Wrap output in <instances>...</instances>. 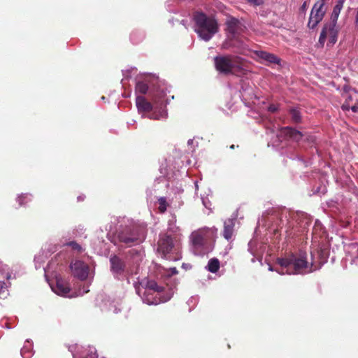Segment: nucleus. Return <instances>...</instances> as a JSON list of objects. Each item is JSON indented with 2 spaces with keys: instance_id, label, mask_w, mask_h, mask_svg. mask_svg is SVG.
Listing matches in <instances>:
<instances>
[{
  "instance_id": "f257e3e1",
  "label": "nucleus",
  "mask_w": 358,
  "mask_h": 358,
  "mask_svg": "<svg viewBox=\"0 0 358 358\" xmlns=\"http://www.w3.org/2000/svg\"><path fill=\"white\" fill-rule=\"evenodd\" d=\"M136 105L138 112L143 117L159 120L167 117L164 99L162 95H154L152 101H149L142 95H137Z\"/></svg>"
},
{
  "instance_id": "f03ea898",
  "label": "nucleus",
  "mask_w": 358,
  "mask_h": 358,
  "mask_svg": "<svg viewBox=\"0 0 358 358\" xmlns=\"http://www.w3.org/2000/svg\"><path fill=\"white\" fill-rule=\"evenodd\" d=\"M269 271H275L279 274H300L308 273L312 271L308 268L304 254L299 255H290L283 258H278L276 261L275 267L273 268L269 266Z\"/></svg>"
},
{
  "instance_id": "7ed1b4c3",
  "label": "nucleus",
  "mask_w": 358,
  "mask_h": 358,
  "mask_svg": "<svg viewBox=\"0 0 358 358\" xmlns=\"http://www.w3.org/2000/svg\"><path fill=\"white\" fill-rule=\"evenodd\" d=\"M137 294L141 297L143 303L148 305H157L171 299L173 292H170L166 296L163 294V287L159 286L154 280L142 282L136 288Z\"/></svg>"
},
{
  "instance_id": "20e7f679",
  "label": "nucleus",
  "mask_w": 358,
  "mask_h": 358,
  "mask_svg": "<svg viewBox=\"0 0 358 358\" xmlns=\"http://www.w3.org/2000/svg\"><path fill=\"white\" fill-rule=\"evenodd\" d=\"M194 31L205 41H208L218 31L216 20L202 13H196L194 16Z\"/></svg>"
},
{
  "instance_id": "39448f33",
  "label": "nucleus",
  "mask_w": 358,
  "mask_h": 358,
  "mask_svg": "<svg viewBox=\"0 0 358 358\" xmlns=\"http://www.w3.org/2000/svg\"><path fill=\"white\" fill-rule=\"evenodd\" d=\"M146 230L144 226L134 224L126 227L118 234L119 240L128 245L138 244L145 238Z\"/></svg>"
},
{
  "instance_id": "423d86ee",
  "label": "nucleus",
  "mask_w": 358,
  "mask_h": 358,
  "mask_svg": "<svg viewBox=\"0 0 358 358\" xmlns=\"http://www.w3.org/2000/svg\"><path fill=\"white\" fill-rule=\"evenodd\" d=\"M179 235L163 234L161 235L157 243V252L164 258H168L170 254V260L176 259L178 257H172L171 255L175 253L179 248Z\"/></svg>"
},
{
  "instance_id": "0eeeda50",
  "label": "nucleus",
  "mask_w": 358,
  "mask_h": 358,
  "mask_svg": "<svg viewBox=\"0 0 358 358\" xmlns=\"http://www.w3.org/2000/svg\"><path fill=\"white\" fill-rule=\"evenodd\" d=\"M216 233L217 229L215 228H205L194 231L191 234L194 253L197 255H203L205 253L203 249V245L208 240L213 238Z\"/></svg>"
},
{
  "instance_id": "6e6552de",
  "label": "nucleus",
  "mask_w": 358,
  "mask_h": 358,
  "mask_svg": "<svg viewBox=\"0 0 358 358\" xmlns=\"http://www.w3.org/2000/svg\"><path fill=\"white\" fill-rule=\"evenodd\" d=\"M243 59L236 56H220L215 58L216 69L222 73H229L241 67Z\"/></svg>"
},
{
  "instance_id": "1a4fd4ad",
  "label": "nucleus",
  "mask_w": 358,
  "mask_h": 358,
  "mask_svg": "<svg viewBox=\"0 0 358 358\" xmlns=\"http://www.w3.org/2000/svg\"><path fill=\"white\" fill-rule=\"evenodd\" d=\"M336 24L332 22L324 24L319 38V43L322 46L324 45L327 40L329 45H333L337 41L338 28Z\"/></svg>"
},
{
  "instance_id": "9d476101",
  "label": "nucleus",
  "mask_w": 358,
  "mask_h": 358,
  "mask_svg": "<svg viewBox=\"0 0 358 358\" xmlns=\"http://www.w3.org/2000/svg\"><path fill=\"white\" fill-rule=\"evenodd\" d=\"M324 0H318L313 6L308 23V27L310 29H314L322 20L326 10L324 8Z\"/></svg>"
},
{
  "instance_id": "9b49d317",
  "label": "nucleus",
  "mask_w": 358,
  "mask_h": 358,
  "mask_svg": "<svg viewBox=\"0 0 358 358\" xmlns=\"http://www.w3.org/2000/svg\"><path fill=\"white\" fill-rule=\"evenodd\" d=\"M72 274L81 280H85L89 274L87 264L80 260H76L70 266Z\"/></svg>"
},
{
  "instance_id": "f8f14e48",
  "label": "nucleus",
  "mask_w": 358,
  "mask_h": 358,
  "mask_svg": "<svg viewBox=\"0 0 358 358\" xmlns=\"http://www.w3.org/2000/svg\"><path fill=\"white\" fill-rule=\"evenodd\" d=\"M55 285L50 284L52 290L57 295L62 296H70L69 293L70 292V287L69 284L60 277H56Z\"/></svg>"
},
{
  "instance_id": "ddd939ff",
  "label": "nucleus",
  "mask_w": 358,
  "mask_h": 358,
  "mask_svg": "<svg viewBox=\"0 0 358 358\" xmlns=\"http://www.w3.org/2000/svg\"><path fill=\"white\" fill-rule=\"evenodd\" d=\"M278 136L284 139L287 138L298 142L301 139L303 135L300 131L294 130L292 128L285 127L280 131Z\"/></svg>"
},
{
  "instance_id": "4468645a",
  "label": "nucleus",
  "mask_w": 358,
  "mask_h": 358,
  "mask_svg": "<svg viewBox=\"0 0 358 358\" xmlns=\"http://www.w3.org/2000/svg\"><path fill=\"white\" fill-rule=\"evenodd\" d=\"M226 24L227 31L234 36L239 34L243 29L241 22L233 17H229L227 18Z\"/></svg>"
},
{
  "instance_id": "2eb2a0df",
  "label": "nucleus",
  "mask_w": 358,
  "mask_h": 358,
  "mask_svg": "<svg viewBox=\"0 0 358 358\" xmlns=\"http://www.w3.org/2000/svg\"><path fill=\"white\" fill-rule=\"evenodd\" d=\"M259 59L269 64H279L280 59L275 55L262 50L252 52Z\"/></svg>"
},
{
  "instance_id": "dca6fc26",
  "label": "nucleus",
  "mask_w": 358,
  "mask_h": 358,
  "mask_svg": "<svg viewBox=\"0 0 358 358\" xmlns=\"http://www.w3.org/2000/svg\"><path fill=\"white\" fill-rule=\"evenodd\" d=\"M236 218H229L224 222L223 236L229 241L234 234Z\"/></svg>"
},
{
  "instance_id": "f3484780",
  "label": "nucleus",
  "mask_w": 358,
  "mask_h": 358,
  "mask_svg": "<svg viewBox=\"0 0 358 358\" xmlns=\"http://www.w3.org/2000/svg\"><path fill=\"white\" fill-rule=\"evenodd\" d=\"M111 264V271L115 275H120L124 269V262L117 257L113 256L110 259Z\"/></svg>"
},
{
  "instance_id": "a211bd4d",
  "label": "nucleus",
  "mask_w": 358,
  "mask_h": 358,
  "mask_svg": "<svg viewBox=\"0 0 358 358\" xmlns=\"http://www.w3.org/2000/svg\"><path fill=\"white\" fill-rule=\"evenodd\" d=\"M345 0H338L336 2V4L334 7L331 15V20L330 22H332L334 23H337V20L338 18V16L340 15V13L343 7Z\"/></svg>"
},
{
  "instance_id": "6ab92c4d",
  "label": "nucleus",
  "mask_w": 358,
  "mask_h": 358,
  "mask_svg": "<svg viewBox=\"0 0 358 358\" xmlns=\"http://www.w3.org/2000/svg\"><path fill=\"white\" fill-rule=\"evenodd\" d=\"M148 90V83L146 80L137 81L135 87L136 94H145Z\"/></svg>"
},
{
  "instance_id": "aec40b11",
  "label": "nucleus",
  "mask_w": 358,
  "mask_h": 358,
  "mask_svg": "<svg viewBox=\"0 0 358 358\" xmlns=\"http://www.w3.org/2000/svg\"><path fill=\"white\" fill-rule=\"evenodd\" d=\"M33 355L32 352V345L27 340L23 348L21 349V355L23 358H31Z\"/></svg>"
},
{
  "instance_id": "412c9836",
  "label": "nucleus",
  "mask_w": 358,
  "mask_h": 358,
  "mask_svg": "<svg viewBox=\"0 0 358 358\" xmlns=\"http://www.w3.org/2000/svg\"><path fill=\"white\" fill-rule=\"evenodd\" d=\"M348 252L351 254L352 257V262L358 265V244L352 243L348 246Z\"/></svg>"
},
{
  "instance_id": "4be33fe9",
  "label": "nucleus",
  "mask_w": 358,
  "mask_h": 358,
  "mask_svg": "<svg viewBox=\"0 0 358 358\" xmlns=\"http://www.w3.org/2000/svg\"><path fill=\"white\" fill-rule=\"evenodd\" d=\"M206 268L210 272L216 273L220 268L219 260L215 258L210 259Z\"/></svg>"
},
{
  "instance_id": "5701e85b",
  "label": "nucleus",
  "mask_w": 358,
  "mask_h": 358,
  "mask_svg": "<svg viewBox=\"0 0 358 358\" xmlns=\"http://www.w3.org/2000/svg\"><path fill=\"white\" fill-rule=\"evenodd\" d=\"M290 114L292 115V119L295 122H299L301 120V114L300 112L296 109L292 108L290 110Z\"/></svg>"
},
{
  "instance_id": "b1692460",
  "label": "nucleus",
  "mask_w": 358,
  "mask_h": 358,
  "mask_svg": "<svg viewBox=\"0 0 358 358\" xmlns=\"http://www.w3.org/2000/svg\"><path fill=\"white\" fill-rule=\"evenodd\" d=\"M159 201V210L160 212L164 213L167 208L166 200L164 197H161L158 200Z\"/></svg>"
},
{
  "instance_id": "393cba45",
  "label": "nucleus",
  "mask_w": 358,
  "mask_h": 358,
  "mask_svg": "<svg viewBox=\"0 0 358 358\" xmlns=\"http://www.w3.org/2000/svg\"><path fill=\"white\" fill-rule=\"evenodd\" d=\"M96 351L94 348L90 347L88 349V355L83 358H97ZM73 358H77L76 355H73Z\"/></svg>"
},
{
  "instance_id": "a878e982",
  "label": "nucleus",
  "mask_w": 358,
  "mask_h": 358,
  "mask_svg": "<svg viewBox=\"0 0 358 358\" xmlns=\"http://www.w3.org/2000/svg\"><path fill=\"white\" fill-rule=\"evenodd\" d=\"M22 199H24L27 201H31V195H28V194H22L20 196H19L17 198V200L19 201V205L20 206H22L24 205V203H23L22 201Z\"/></svg>"
},
{
  "instance_id": "bb28decb",
  "label": "nucleus",
  "mask_w": 358,
  "mask_h": 358,
  "mask_svg": "<svg viewBox=\"0 0 358 358\" xmlns=\"http://www.w3.org/2000/svg\"><path fill=\"white\" fill-rule=\"evenodd\" d=\"M68 245L72 247L73 250L80 251L81 250V246L79 245L77 243L72 241L69 243H67Z\"/></svg>"
},
{
  "instance_id": "cd10ccee",
  "label": "nucleus",
  "mask_w": 358,
  "mask_h": 358,
  "mask_svg": "<svg viewBox=\"0 0 358 358\" xmlns=\"http://www.w3.org/2000/svg\"><path fill=\"white\" fill-rule=\"evenodd\" d=\"M247 1L255 6H261L264 3L263 0H247Z\"/></svg>"
},
{
  "instance_id": "c85d7f7f",
  "label": "nucleus",
  "mask_w": 358,
  "mask_h": 358,
  "mask_svg": "<svg viewBox=\"0 0 358 358\" xmlns=\"http://www.w3.org/2000/svg\"><path fill=\"white\" fill-rule=\"evenodd\" d=\"M268 111H270L271 113H274L278 110V107L275 105H271L268 107Z\"/></svg>"
},
{
  "instance_id": "c756f323",
  "label": "nucleus",
  "mask_w": 358,
  "mask_h": 358,
  "mask_svg": "<svg viewBox=\"0 0 358 358\" xmlns=\"http://www.w3.org/2000/svg\"><path fill=\"white\" fill-rule=\"evenodd\" d=\"M6 288V283L4 282L0 281V294L3 292V290Z\"/></svg>"
},
{
  "instance_id": "7c9ffc66",
  "label": "nucleus",
  "mask_w": 358,
  "mask_h": 358,
  "mask_svg": "<svg viewBox=\"0 0 358 358\" xmlns=\"http://www.w3.org/2000/svg\"><path fill=\"white\" fill-rule=\"evenodd\" d=\"M342 109L343 110H348L350 109V106L348 103H345L342 105Z\"/></svg>"
},
{
  "instance_id": "2f4dec72",
  "label": "nucleus",
  "mask_w": 358,
  "mask_h": 358,
  "mask_svg": "<svg viewBox=\"0 0 358 358\" xmlns=\"http://www.w3.org/2000/svg\"><path fill=\"white\" fill-rule=\"evenodd\" d=\"M301 9L303 11H306V9H307V3L306 1L302 4V6L301 7Z\"/></svg>"
},
{
  "instance_id": "473e14b6",
  "label": "nucleus",
  "mask_w": 358,
  "mask_h": 358,
  "mask_svg": "<svg viewBox=\"0 0 358 358\" xmlns=\"http://www.w3.org/2000/svg\"><path fill=\"white\" fill-rule=\"evenodd\" d=\"M171 222H172V220H170L169 229H170V231H172L173 232H176V230H174V228L171 227ZM173 222H175L174 218H173Z\"/></svg>"
},
{
  "instance_id": "72a5a7b5",
  "label": "nucleus",
  "mask_w": 358,
  "mask_h": 358,
  "mask_svg": "<svg viewBox=\"0 0 358 358\" xmlns=\"http://www.w3.org/2000/svg\"><path fill=\"white\" fill-rule=\"evenodd\" d=\"M88 292H89V289H84L83 292L79 291V293L78 294V295H83L85 293H87Z\"/></svg>"
},
{
  "instance_id": "f704fd0d",
  "label": "nucleus",
  "mask_w": 358,
  "mask_h": 358,
  "mask_svg": "<svg viewBox=\"0 0 358 358\" xmlns=\"http://www.w3.org/2000/svg\"><path fill=\"white\" fill-rule=\"evenodd\" d=\"M351 109L353 112L355 113H357L358 112V107L355 106H353L351 107Z\"/></svg>"
},
{
  "instance_id": "c9c22d12",
  "label": "nucleus",
  "mask_w": 358,
  "mask_h": 358,
  "mask_svg": "<svg viewBox=\"0 0 358 358\" xmlns=\"http://www.w3.org/2000/svg\"><path fill=\"white\" fill-rule=\"evenodd\" d=\"M171 271L172 274H176L178 273L176 268L173 267L171 268Z\"/></svg>"
},
{
  "instance_id": "e433bc0d",
  "label": "nucleus",
  "mask_w": 358,
  "mask_h": 358,
  "mask_svg": "<svg viewBox=\"0 0 358 358\" xmlns=\"http://www.w3.org/2000/svg\"><path fill=\"white\" fill-rule=\"evenodd\" d=\"M355 23H356V24H358V8H357L356 16H355Z\"/></svg>"
},
{
  "instance_id": "4c0bfd02",
  "label": "nucleus",
  "mask_w": 358,
  "mask_h": 358,
  "mask_svg": "<svg viewBox=\"0 0 358 358\" xmlns=\"http://www.w3.org/2000/svg\"><path fill=\"white\" fill-rule=\"evenodd\" d=\"M127 72H128L127 70V71H123V75H124V77L125 79L129 78V75L126 74V73H127Z\"/></svg>"
},
{
  "instance_id": "58836bf2",
  "label": "nucleus",
  "mask_w": 358,
  "mask_h": 358,
  "mask_svg": "<svg viewBox=\"0 0 358 358\" xmlns=\"http://www.w3.org/2000/svg\"><path fill=\"white\" fill-rule=\"evenodd\" d=\"M35 261H41V259H40V257H35ZM41 261H43L42 259H41Z\"/></svg>"
},
{
  "instance_id": "ea45409f",
  "label": "nucleus",
  "mask_w": 358,
  "mask_h": 358,
  "mask_svg": "<svg viewBox=\"0 0 358 358\" xmlns=\"http://www.w3.org/2000/svg\"><path fill=\"white\" fill-rule=\"evenodd\" d=\"M78 200H79V201H83V198L81 196H79L78 197Z\"/></svg>"
},
{
  "instance_id": "a19ab883",
  "label": "nucleus",
  "mask_w": 358,
  "mask_h": 358,
  "mask_svg": "<svg viewBox=\"0 0 358 358\" xmlns=\"http://www.w3.org/2000/svg\"><path fill=\"white\" fill-rule=\"evenodd\" d=\"M348 94H343V97H344L345 99H348Z\"/></svg>"
},
{
  "instance_id": "79ce46f5",
  "label": "nucleus",
  "mask_w": 358,
  "mask_h": 358,
  "mask_svg": "<svg viewBox=\"0 0 358 358\" xmlns=\"http://www.w3.org/2000/svg\"><path fill=\"white\" fill-rule=\"evenodd\" d=\"M10 274H7V275H6V278H7V279H9V278H10Z\"/></svg>"
},
{
  "instance_id": "37998d69",
  "label": "nucleus",
  "mask_w": 358,
  "mask_h": 358,
  "mask_svg": "<svg viewBox=\"0 0 358 358\" xmlns=\"http://www.w3.org/2000/svg\"><path fill=\"white\" fill-rule=\"evenodd\" d=\"M203 205H204L205 206H206V203H205V201H203Z\"/></svg>"
},
{
  "instance_id": "c03bdc74",
  "label": "nucleus",
  "mask_w": 358,
  "mask_h": 358,
  "mask_svg": "<svg viewBox=\"0 0 358 358\" xmlns=\"http://www.w3.org/2000/svg\"><path fill=\"white\" fill-rule=\"evenodd\" d=\"M102 358H105V357H102Z\"/></svg>"
}]
</instances>
